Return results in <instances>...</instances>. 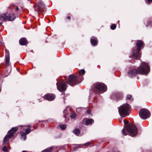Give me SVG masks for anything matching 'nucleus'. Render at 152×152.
<instances>
[{
  "label": "nucleus",
  "instance_id": "nucleus-11",
  "mask_svg": "<svg viewBox=\"0 0 152 152\" xmlns=\"http://www.w3.org/2000/svg\"><path fill=\"white\" fill-rule=\"evenodd\" d=\"M55 96L53 94H46L44 96V99L49 100L52 101L54 99Z\"/></svg>",
  "mask_w": 152,
  "mask_h": 152
},
{
  "label": "nucleus",
  "instance_id": "nucleus-37",
  "mask_svg": "<svg viewBox=\"0 0 152 152\" xmlns=\"http://www.w3.org/2000/svg\"><path fill=\"white\" fill-rule=\"evenodd\" d=\"M1 24H2V23H0V27L1 26Z\"/></svg>",
  "mask_w": 152,
  "mask_h": 152
},
{
  "label": "nucleus",
  "instance_id": "nucleus-21",
  "mask_svg": "<svg viewBox=\"0 0 152 152\" xmlns=\"http://www.w3.org/2000/svg\"><path fill=\"white\" fill-rule=\"evenodd\" d=\"M80 130L78 129H76L74 131V133L77 135H78L80 134Z\"/></svg>",
  "mask_w": 152,
  "mask_h": 152
},
{
  "label": "nucleus",
  "instance_id": "nucleus-25",
  "mask_svg": "<svg viewBox=\"0 0 152 152\" xmlns=\"http://www.w3.org/2000/svg\"><path fill=\"white\" fill-rule=\"evenodd\" d=\"M31 132V130L29 129H26L25 130V133L26 134H29Z\"/></svg>",
  "mask_w": 152,
  "mask_h": 152
},
{
  "label": "nucleus",
  "instance_id": "nucleus-19",
  "mask_svg": "<svg viewBox=\"0 0 152 152\" xmlns=\"http://www.w3.org/2000/svg\"><path fill=\"white\" fill-rule=\"evenodd\" d=\"M9 20L10 21L13 20L15 18V17L13 14L9 15Z\"/></svg>",
  "mask_w": 152,
  "mask_h": 152
},
{
  "label": "nucleus",
  "instance_id": "nucleus-39",
  "mask_svg": "<svg viewBox=\"0 0 152 152\" xmlns=\"http://www.w3.org/2000/svg\"><path fill=\"white\" fill-rule=\"evenodd\" d=\"M9 148L10 149H11V148L10 147V146H9Z\"/></svg>",
  "mask_w": 152,
  "mask_h": 152
},
{
  "label": "nucleus",
  "instance_id": "nucleus-14",
  "mask_svg": "<svg viewBox=\"0 0 152 152\" xmlns=\"http://www.w3.org/2000/svg\"><path fill=\"white\" fill-rule=\"evenodd\" d=\"M27 40L25 38H23L20 39L19 40L20 44L22 45H25L27 44Z\"/></svg>",
  "mask_w": 152,
  "mask_h": 152
},
{
  "label": "nucleus",
  "instance_id": "nucleus-23",
  "mask_svg": "<svg viewBox=\"0 0 152 152\" xmlns=\"http://www.w3.org/2000/svg\"><path fill=\"white\" fill-rule=\"evenodd\" d=\"M66 125H61L59 126V127L62 130L65 129L66 128Z\"/></svg>",
  "mask_w": 152,
  "mask_h": 152
},
{
  "label": "nucleus",
  "instance_id": "nucleus-5",
  "mask_svg": "<svg viewBox=\"0 0 152 152\" xmlns=\"http://www.w3.org/2000/svg\"><path fill=\"white\" fill-rule=\"evenodd\" d=\"M139 114L141 118L144 119L149 118L150 116V112L145 109H141L139 111Z\"/></svg>",
  "mask_w": 152,
  "mask_h": 152
},
{
  "label": "nucleus",
  "instance_id": "nucleus-30",
  "mask_svg": "<svg viewBox=\"0 0 152 152\" xmlns=\"http://www.w3.org/2000/svg\"><path fill=\"white\" fill-rule=\"evenodd\" d=\"M132 98V96L131 95H128L127 96L126 98L128 99H131Z\"/></svg>",
  "mask_w": 152,
  "mask_h": 152
},
{
  "label": "nucleus",
  "instance_id": "nucleus-38",
  "mask_svg": "<svg viewBox=\"0 0 152 152\" xmlns=\"http://www.w3.org/2000/svg\"><path fill=\"white\" fill-rule=\"evenodd\" d=\"M22 152H27V151H23Z\"/></svg>",
  "mask_w": 152,
  "mask_h": 152
},
{
  "label": "nucleus",
  "instance_id": "nucleus-40",
  "mask_svg": "<svg viewBox=\"0 0 152 152\" xmlns=\"http://www.w3.org/2000/svg\"><path fill=\"white\" fill-rule=\"evenodd\" d=\"M88 144L89 145H90V143H88Z\"/></svg>",
  "mask_w": 152,
  "mask_h": 152
},
{
  "label": "nucleus",
  "instance_id": "nucleus-1",
  "mask_svg": "<svg viewBox=\"0 0 152 152\" xmlns=\"http://www.w3.org/2000/svg\"><path fill=\"white\" fill-rule=\"evenodd\" d=\"M130 106L127 104H124L118 107V112L120 115L122 117H125L128 115Z\"/></svg>",
  "mask_w": 152,
  "mask_h": 152
},
{
  "label": "nucleus",
  "instance_id": "nucleus-41",
  "mask_svg": "<svg viewBox=\"0 0 152 152\" xmlns=\"http://www.w3.org/2000/svg\"><path fill=\"white\" fill-rule=\"evenodd\" d=\"M9 8H10V6L9 7Z\"/></svg>",
  "mask_w": 152,
  "mask_h": 152
},
{
  "label": "nucleus",
  "instance_id": "nucleus-34",
  "mask_svg": "<svg viewBox=\"0 0 152 152\" xmlns=\"http://www.w3.org/2000/svg\"><path fill=\"white\" fill-rule=\"evenodd\" d=\"M90 110H87V112L88 114H90Z\"/></svg>",
  "mask_w": 152,
  "mask_h": 152
},
{
  "label": "nucleus",
  "instance_id": "nucleus-15",
  "mask_svg": "<svg viewBox=\"0 0 152 152\" xmlns=\"http://www.w3.org/2000/svg\"><path fill=\"white\" fill-rule=\"evenodd\" d=\"M8 17L5 14H3L0 16V20L2 21L8 19Z\"/></svg>",
  "mask_w": 152,
  "mask_h": 152
},
{
  "label": "nucleus",
  "instance_id": "nucleus-3",
  "mask_svg": "<svg viewBox=\"0 0 152 152\" xmlns=\"http://www.w3.org/2000/svg\"><path fill=\"white\" fill-rule=\"evenodd\" d=\"M137 46L138 47L137 49L134 50L132 51V56L134 58L137 59L139 58L140 56V53L139 51L141 50V47L143 44V42L142 41L140 40H138L136 43Z\"/></svg>",
  "mask_w": 152,
  "mask_h": 152
},
{
  "label": "nucleus",
  "instance_id": "nucleus-13",
  "mask_svg": "<svg viewBox=\"0 0 152 152\" xmlns=\"http://www.w3.org/2000/svg\"><path fill=\"white\" fill-rule=\"evenodd\" d=\"M138 73L136 69H133L130 71L128 73V75L131 77H133L135 75Z\"/></svg>",
  "mask_w": 152,
  "mask_h": 152
},
{
  "label": "nucleus",
  "instance_id": "nucleus-17",
  "mask_svg": "<svg viewBox=\"0 0 152 152\" xmlns=\"http://www.w3.org/2000/svg\"><path fill=\"white\" fill-rule=\"evenodd\" d=\"M53 150V147H51L50 148H48L46 149H45L42 151V152H51Z\"/></svg>",
  "mask_w": 152,
  "mask_h": 152
},
{
  "label": "nucleus",
  "instance_id": "nucleus-7",
  "mask_svg": "<svg viewBox=\"0 0 152 152\" xmlns=\"http://www.w3.org/2000/svg\"><path fill=\"white\" fill-rule=\"evenodd\" d=\"M66 83H57V88L58 90L60 91H65L66 89Z\"/></svg>",
  "mask_w": 152,
  "mask_h": 152
},
{
  "label": "nucleus",
  "instance_id": "nucleus-18",
  "mask_svg": "<svg viewBox=\"0 0 152 152\" xmlns=\"http://www.w3.org/2000/svg\"><path fill=\"white\" fill-rule=\"evenodd\" d=\"M10 57L8 54L6 55V65H8L9 62Z\"/></svg>",
  "mask_w": 152,
  "mask_h": 152
},
{
  "label": "nucleus",
  "instance_id": "nucleus-31",
  "mask_svg": "<svg viewBox=\"0 0 152 152\" xmlns=\"http://www.w3.org/2000/svg\"><path fill=\"white\" fill-rule=\"evenodd\" d=\"M76 117V115L75 113H72L70 115V117L71 118H75Z\"/></svg>",
  "mask_w": 152,
  "mask_h": 152
},
{
  "label": "nucleus",
  "instance_id": "nucleus-22",
  "mask_svg": "<svg viewBox=\"0 0 152 152\" xmlns=\"http://www.w3.org/2000/svg\"><path fill=\"white\" fill-rule=\"evenodd\" d=\"M20 135L24 140H25L26 138V135L25 133L23 132H20Z\"/></svg>",
  "mask_w": 152,
  "mask_h": 152
},
{
  "label": "nucleus",
  "instance_id": "nucleus-32",
  "mask_svg": "<svg viewBox=\"0 0 152 152\" xmlns=\"http://www.w3.org/2000/svg\"><path fill=\"white\" fill-rule=\"evenodd\" d=\"M122 132L123 134L124 135H126L127 134L126 132L125 131V130L124 129H123L122 130Z\"/></svg>",
  "mask_w": 152,
  "mask_h": 152
},
{
  "label": "nucleus",
  "instance_id": "nucleus-27",
  "mask_svg": "<svg viewBox=\"0 0 152 152\" xmlns=\"http://www.w3.org/2000/svg\"><path fill=\"white\" fill-rule=\"evenodd\" d=\"M3 151L5 152H7L8 150L6 146H4L3 148Z\"/></svg>",
  "mask_w": 152,
  "mask_h": 152
},
{
  "label": "nucleus",
  "instance_id": "nucleus-4",
  "mask_svg": "<svg viewBox=\"0 0 152 152\" xmlns=\"http://www.w3.org/2000/svg\"><path fill=\"white\" fill-rule=\"evenodd\" d=\"M127 129L131 136L134 137L137 135V129L134 125H128Z\"/></svg>",
  "mask_w": 152,
  "mask_h": 152
},
{
  "label": "nucleus",
  "instance_id": "nucleus-36",
  "mask_svg": "<svg viewBox=\"0 0 152 152\" xmlns=\"http://www.w3.org/2000/svg\"><path fill=\"white\" fill-rule=\"evenodd\" d=\"M27 127H29V128H31V126L30 125H28V126H26Z\"/></svg>",
  "mask_w": 152,
  "mask_h": 152
},
{
  "label": "nucleus",
  "instance_id": "nucleus-28",
  "mask_svg": "<svg viewBox=\"0 0 152 152\" xmlns=\"http://www.w3.org/2000/svg\"><path fill=\"white\" fill-rule=\"evenodd\" d=\"M116 25L115 24H113L111 26V28L112 29L114 30L115 28Z\"/></svg>",
  "mask_w": 152,
  "mask_h": 152
},
{
  "label": "nucleus",
  "instance_id": "nucleus-35",
  "mask_svg": "<svg viewBox=\"0 0 152 152\" xmlns=\"http://www.w3.org/2000/svg\"><path fill=\"white\" fill-rule=\"evenodd\" d=\"M67 19L68 20H70L71 19V17L69 16H67Z\"/></svg>",
  "mask_w": 152,
  "mask_h": 152
},
{
  "label": "nucleus",
  "instance_id": "nucleus-10",
  "mask_svg": "<svg viewBox=\"0 0 152 152\" xmlns=\"http://www.w3.org/2000/svg\"><path fill=\"white\" fill-rule=\"evenodd\" d=\"M18 129V128L17 127H13L8 131V134H9L10 138H11L13 136L14 134L17 131Z\"/></svg>",
  "mask_w": 152,
  "mask_h": 152
},
{
  "label": "nucleus",
  "instance_id": "nucleus-33",
  "mask_svg": "<svg viewBox=\"0 0 152 152\" xmlns=\"http://www.w3.org/2000/svg\"><path fill=\"white\" fill-rule=\"evenodd\" d=\"M146 1L148 2V4H149L152 2V0H146Z\"/></svg>",
  "mask_w": 152,
  "mask_h": 152
},
{
  "label": "nucleus",
  "instance_id": "nucleus-20",
  "mask_svg": "<svg viewBox=\"0 0 152 152\" xmlns=\"http://www.w3.org/2000/svg\"><path fill=\"white\" fill-rule=\"evenodd\" d=\"M9 134H8V135H7L4 138V143H6V142L9 140Z\"/></svg>",
  "mask_w": 152,
  "mask_h": 152
},
{
  "label": "nucleus",
  "instance_id": "nucleus-26",
  "mask_svg": "<svg viewBox=\"0 0 152 152\" xmlns=\"http://www.w3.org/2000/svg\"><path fill=\"white\" fill-rule=\"evenodd\" d=\"M115 95L117 97V98H120L121 97V94L119 93H117Z\"/></svg>",
  "mask_w": 152,
  "mask_h": 152
},
{
  "label": "nucleus",
  "instance_id": "nucleus-8",
  "mask_svg": "<svg viewBox=\"0 0 152 152\" xmlns=\"http://www.w3.org/2000/svg\"><path fill=\"white\" fill-rule=\"evenodd\" d=\"M77 80L76 77L73 75H69L68 79V82L71 83L72 85H75L76 84L75 81Z\"/></svg>",
  "mask_w": 152,
  "mask_h": 152
},
{
  "label": "nucleus",
  "instance_id": "nucleus-2",
  "mask_svg": "<svg viewBox=\"0 0 152 152\" xmlns=\"http://www.w3.org/2000/svg\"><path fill=\"white\" fill-rule=\"evenodd\" d=\"M149 67L148 64L142 62L140 66L138 67L137 72L140 74L146 75L149 73Z\"/></svg>",
  "mask_w": 152,
  "mask_h": 152
},
{
  "label": "nucleus",
  "instance_id": "nucleus-16",
  "mask_svg": "<svg viewBox=\"0 0 152 152\" xmlns=\"http://www.w3.org/2000/svg\"><path fill=\"white\" fill-rule=\"evenodd\" d=\"M37 4L39 9H43L45 7L44 4L40 1L37 2Z\"/></svg>",
  "mask_w": 152,
  "mask_h": 152
},
{
  "label": "nucleus",
  "instance_id": "nucleus-24",
  "mask_svg": "<svg viewBox=\"0 0 152 152\" xmlns=\"http://www.w3.org/2000/svg\"><path fill=\"white\" fill-rule=\"evenodd\" d=\"M85 73V71L84 69H81L79 71V74L80 75H83Z\"/></svg>",
  "mask_w": 152,
  "mask_h": 152
},
{
  "label": "nucleus",
  "instance_id": "nucleus-9",
  "mask_svg": "<svg viewBox=\"0 0 152 152\" xmlns=\"http://www.w3.org/2000/svg\"><path fill=\"white\" fill-rule=\"evenodd\" d=\"M94 122V121L92 119H88L87 118H85L83 119L82 121L83 124L86 125H88L89 124H91Z\"/></svg>",
  "mask_w": 152,
  "mask_h": 152
},
{
  "label": "nucleus",
  "instance_id": "nucleus-6",
  "mask_svg": "<svg viewBox=\"0 0 152 152\" xmlns=\"http://www.w3.org/2000/svg\"><path fill=\"white\" fill-rule=\"evenodd\" d=\"M94 88L96 91L104 92L106 90V86L102 83H96L94 85Z\"/></svg>",
  "mask_w": 152,
  "mask_h": 152
},
{
  "label": "nucleus",
  "instance_id": "nucleus-29",
  "mask_svg": "<svg viewBox=\"0 0 152 152\" xmlns=\"http://www.w3.org/2000/svg\"><path fill=\"white\" fill-rule=\"evenodd\" d=\"M11 6H13V7H14L15 8V10H16V11H18V10L19 8L18 7V6H15V5L14 4H12V5H11Z\"/></svg>",
  "mask_w": 152,
  "mask_h": 152
},
{
  "label": "nucleus",
  "instance_id": "nucleus-12",
  "mask_svg": "<svg viewBox=\"0 0 152 152\" xmlns=\"http://www.w3.org/2000/svg\"><path fill=\"white\" fill-rule=\"evenodd\" d=\"M91 42L93 46L96 45L97 43V39L95 37H92L91 39Z\"/></svg>",
  "mask_w": 152,
  "mask_h": 152
}]
</instances>
